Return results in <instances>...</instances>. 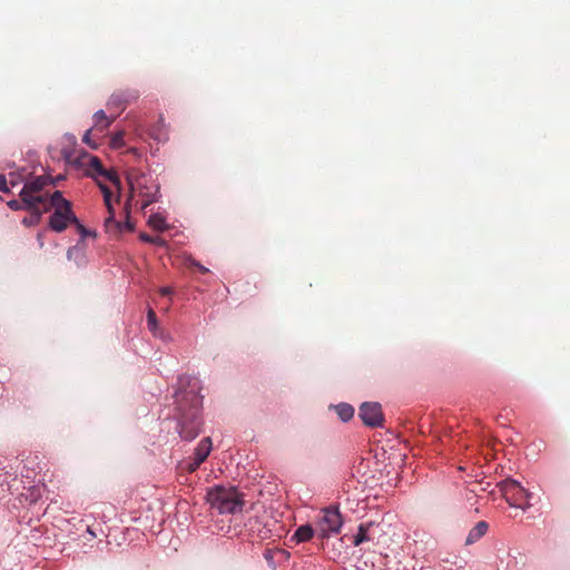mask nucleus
Here are the masks:
<instances>
[{
  "instance_id": "423d86ee",
  "label": "nucleus",
  "mask_w": 570,
  "mask_h": 570,
  "mask_svg": "<svg viewBox=\"0 0 570 570\" xmlns=\"http://www.w3.org/2000/svg\"><path fill=\"white\" fill-rule=\"evenodd\" d=\"M48 183L49 179L45 176H37L30 180L27 179L19 193L20 199L26 203L27 207L45 205L49 198L41 191Z\"/></svg>"
},
{
  "instance_id": "a878e982",
  "label": "nucleus",
  "mask_w": 570,
  "mask_h": 570,
  "mask_svg": "<svg viewBox=\"0 0 570 570\" xmlns=\"http://www.w3.org/2000/svg\"><path fill=\"white\" fill-rule=\"evenodd\" d=\"M124 102V99L120 95H112L108 101V106H120Z\"/></svg>"
},
{
  "instance_id": "393cba45",
  "label": "nucleus",
  "mask_w": 570,
  "mask_h": 570,
  "mask_svg": "<svg viewBox=\"0 0 570 570\" xmlns=\"http://www.w3.org/2000/svg\"><path fill=\"white\" fill-rule=\"evenodd\" d=\"M8 184H10L9 179L4 175H0V191L8 193L10 190Z\"/></svg>"
},
{
  "instance_id": "f3484780",
  "label": "nucleus",
  "mask_w": 570,
  "mask_h": 570,
  "mask_svg": "<svg viewBox=\"0 0 570 570\" xmlns=\"http://www.w3.org/2000/svg\"><path fill=\"white\" fill-rule=\"evenodd\" d=\"M31 212L29 217H24L22 219V224L27 227L38 225L41 220L43 209H39L38 206H35L33 208L29 209Z\"/></svg>"
},
{
  "instance_id": "a211bd4d",
  "label": "nucleus",
  "mask_w": 570,
  "mask_h": 570,
  "mask_svg": "<svg viewBox=\"0 0 570 570\" xmlns=\"http://www.w3.org/2000/svg\"><path fill=\"white\" fill-rule=\"evenodd\" d=\"M27 179H28V175L24 173V170L18 171V173H16V171L9 173V183L12 187H14L21 183L24 184V181H27Z\"/></svg>"
},
{
  "instance_id": "ddd939ff",
  "label": "nucleus",
  "mask_w": 570,
  "mask_h": 570,
  "mask_svg": "<svg viewBox=\"0 0 570 570\" xmlns=\"http://www.w3.org/2000/svg\"><path fill=\"white\" fill-rule=\"evenodd\" d=\"M148 225L155 229V230H158V232H163V230H166L168 228V224L166 222V217L160 214V213H156V214H153L149 216L148 218Z\"/></svg>"
},
{
  "instance_id": "f03ea898",
  "label": "nucleus",
  "mask_w": 570,
  "mask_h": 570,
  "mask_svg": "<svg viewBox=\"0 0 570 570\" xmlns=\"http://www.w3.org/2000/svg\"><path fill=\"white\" fill-rule=\"evenodd\" d=\"M86 173L88 176L92 177L97 185L99 186L102 195L104 202L108 209V217L105 219V228L106 232L112 235L122 233L125 229L132 230V225L129 220L124 224L115 219V210L112 206V194L111 190L104 184L102 179L109 180L118 190L120 189V179L115 170H107L102 167L100 160L91 156L87 163Z\"/></svg>"
},
{
  "instance_id": "7ed1b4c3",
  "label": "nucleus",
  "mask_w": 570,
  "mask_h": 570,
  "mask_svg": "<svg viewBox=\"0 0 570 570\" xmlns=\"http://www.w3.org/2000/svg\"><path fill=\"white\" fill-rule=\"evenodd\" d=\"M127 180L130 187L129 204L140 203L144 209L159 199V184L151 175L131 169L127 174Z\"/></svg>"
},
{
  "instance_id": "dca6fc26",
  "label": "nucleus",
  "mask_w": 570,
  "mask_h": 570,
  "mask_svg": "<svg viewBox=\"0 0 570 570\" xmlns=\"http://www.w3.org/2000/svg\"><path fill=\"white\" fill-rule=\"evenodd\" d=\"M334 409L343 422H348L354 416V407L347 403L337 404Z\"/></svg>"
},
{
  "instance_id": "cd10ccee",
  "label": "nucleus",
  "mask_w": 570,
  "mask_h": 570,
  "mask_svg": "<svg viewBox=\"0 0 570 570\" xmlns=\"http://www.w3.org/2000/svg\"><path fill=\"white\" fill-rule=\"evenodd\" d=\"M171 293V288L170 287H161L160 288V294L161 295H169Z\"/></svg>"
},
{
  "instance_id": "9d476101",
  "label": "nucleus",
  "mask_w": 570,
  "mask_h": 570,
  "mask_svg": "<svg viewBox=\"0 0 570 570\" xmlns=\"http://www.w3.org/2000/svg\"><path fill=\"white\" fill-rule=\"evenodd\" d=\"M212 450V440L209 438L203 439L195 449V460L189 464V471H195L209 455Z\"/></svg>"
},
{
  "instance_id": "2eb2a0df",
  "label": "nucleus",
  "mask_w": 570,
  "mask_h": 570,
  "mask_svg": "<svg viewBox=\"0 0 570 570\" xmlns=\"http://www.w3.org/2000/svg\"><path fill=\"white\" fill-rule=\"evenodd\" d=\"M372 528H373L372 523L361 524L358 527V531H357L356 535L354 537V544L360 546L361 543H363L365 541L372 540V537L370 533Z\"/></svg>"
},
{
  "instance_id": "b1692460",
  "label": "nucleus",
  "mask_w": 570,
  "mask_h": 570,
  "mask_svg": "<svg viewBox=\"0 0 570 570\" xmlns=\"http://www.w3.org/2000/svg\"><path fill=\"white\" fill-rule=\"evenodd\" d=\"M90 135H91V129H88L83 137H82V140L85 144H87L88 146H90L91 148L96 149L98 147V145L96 142H92L91 141V138H90Z\"/></svg>"
},
{
  "instance_id": "20e7f679",
  "label": "nucleus",
  "mask_w": 570,
  "mask_h": 570,
  "mask_svg": "<svg viewBox=\"0 0 570 570\" xmlns=\"http://www.w3.org/2000/svg\"><path fill=\"white\" fill-rule=\"evenodd\" d=\"M52 208V214L49 217L48 225L50 229L57 233L63 232L69 224L77 223V217L71 208V203L63 198L61 191L56 190L49 197V203L43 205V213Z\"/></svg>"
},
{
  "instance_id": "6ab92c4d",
  "label": "nucleus",
  "mask_w": 570,
  "mask_h": 570,
  "mask_svg": "<svg viewBox=\"0 0 570 570\" xmlns=\"http://www.w3.org/2000/svg\"><path fill=\"white\" fill-rule=\"evenodd\" d=\"M147 324H148L149 331L154 335H157V333H158V322H157V317H156V314H155L153 308H149L148 312H147Z\"/></svg>"
},
{
  "instance_id": "f257e3e1",
  "label": "nucleus",
  "mask_w": 570,
  "mask_h": 570,
  "mask_svg": "<svg viewBox=\"0 0 570 570\" xmlns=\"http://www.w3.org/2000/svg\"><path fill=\"white\" fill-rule=\"evenodd\" d=\"M178 384L176 404L180 413L179 434L185 440H193L198 434L195 420L203 406L200 381L197 377L184 375L179 377Z\"/></svg>"
},
{
  "instance_id": "f8f14e48",
  "label": "nucleus",
  "mask_w": 570,
  "mask_h": 570,
  "mask_svg": "<svg viewBox=\"0 0 570 570\" xmlns=\"http://www.w3.org/2000/svg\"><path fill=\"white\" fill-rule=\"evenodd\" d=\"M316 533V531L308 524L301 525L294 533L293 539L299 542H306Z\"/></svg>"
},
{
  "instance_id": "9b49d317",
  "label": "nucleus",
  "mask_w": 570,
  "mask_h": 570,
  "mask_svg": "<svg viewBox=\"0 0 570 570\" xmlns=\"http://www.w3.org/2000/svg\"><path fill=\"white\" fill-rule=\"evenodd\" d=\"M488 523L479 521L469 532L465 539V544L470 546L479 541L488 531Z\"/></svg>"
},
{
  "instance_id": "0eeeda50",
  "label": "nucleus",
  "mask_w": 570,
  "mask_h": 570,
  "mask_svg": "<svg viewBox=\"0 0 570 570\" xmlns=\"http://www.w3.org/2000/svg\"><path fill=\"white\" fill-rule=\"evenodd\" d=\"M343 525L342 515L337 508H326L322 511L316 524V534L320 538H330L340 532Z\"/></svg>"
},
{
  "instance_id": "aec40b11",
  "label": "nucleus",
  "mask_w": 570,
  "mask_h": 570,
  "mask_svg": "<svg viewBox=\"0 0 570 570\" xmlns=\"http://www.w3.org/2000/svg\"><path fill=\"white\" fill-rule=\"evenodd\" d=\"M110 146L114 149H118L125 146L124 131L115 132L110 139Z\"/></svg>"
},
{
  "instance_id": "4be33fe9",
  "label": "nucleus",
  "mask_w": 570,
  "mask_h": 570,
  "mask_svg": "<svg viewBox=\"0 0 570 570\" xmlns=\"http://www.w3.org/2000/svg\"><path fill=\"white\" fill-rule=\"evenodd\" d=\"M140 239L146 243H150V244L165 245V240L161 239L160 237H151L147 234H141Z\"/></svg>"
},
{
  "instance_id": "c85d7f7f",
  "label": "nucleus",
  "mask_w": 570,
  "mask_h": 570,
  "mask_svg": "<svg viewBox=\"0 0 570 570\" xmlns=\"http://www.w3.org/2000/svg\"><path fill=\"white\" fill-rule=\"evenodd\" d=\"M193 265L197 266L202 272H207V268L199 265L198 263L193 262Z\"/></svg>"
},
{
  "instance_id": "1a4fd4ad",
  "label": "nucleus",
  "mask_w": 570,
  "mask_h": 570,
  "mask_svg": "<svg viewBox=\"0 0 570 570\" xmlns=\"http://www.w3.org/2000/svg\"><path fill=\"white\" fill-rule=\"evenodd\" d=\"M358 415L362 422L371 428L381 426L384 421L381 405L375 402H364L360 406Z\"/></svg>"
},
{
  "instance_id": "39448f33",
  "label": "nucleus",
  "mask_w": 570,
  "mask_h": 570,
  "mask_svg": "<svg viewBox=\"0 0 570 570\" xmlns=\"http://www.w3.org/2000/svg\"><path fill=\"white\" fill-rule=\"evenodd\" d=\"M210 507L219 513H236L243 509L242 495L234 487L216 485L208 490L206 495Z\"/></svg>"
},
{
  "instance_id": "c756f323",
  "label": "nucleus",
  "mask_w": 570,
  "mask_h": 570,
  "mask_svg": "<svg viewBox=\"0 0 570 570\" xmlns=\"http://www.w3.org/2000/svg\"><path fill=\"white\" fill-rule=\"evenodd\" d=\"M37 238H38V242H39L40 247H42V246H43V242H42V234H41V233H39Z\"/></svg>"
},
{
  "instance_id": "6e6552de",
  "label": "nucleus",
  "mask_w": 570,
  "mask_h": 570,
  "mask_svg": "<svg viewBox=\"0 0 570 570\" xmlns=\"http://www.w3.org/2000/svg\"><path fill=\"white\" fill-rule=\"evenodd\" d=\"M499 488L510 507L522 509L523 511L531 508V502L522 503V493H525V488L520 482L513 479H505L499 483Z\"/></svg>"
},
{
  "instance_id": "4468645a",
  "label": "nucleus",
  "mask_w": 570,
  "mask_h": 570,
  "mask_svg": "<svg viewBox=\"0 0 570 570\" xmlns=\"http://www.w3.org/2000/svg\"><path fill=\"white\" fill-rule=\"evenodd\" d=\"M114 121V117H108L106 112L100 109L94 114V122L95 127L99 129H107L111 122Z\"/></svg>"
},
{
  "instance_id": "412c9836",
  "label": "nucleus",
  "mask_w": 570,
  "mask_h": 570,
  "mask_svg": "<svg viewBox=\"0 0 570 570\" xmlns=\"http://www.w3.org/2000/svg\"><path fill=\"white\" fill-rule=\"evenodd\" d=\"M8 206L12 209V210H22V209H31L32 207H27L26 203L21 199V200H16V199H12L10 202H8Z\"/></svg>"
},
{
  "instance_id": "5701e85b",
  "label": "nucleus",
  "mask_w": 570,
  "mask_h": 570,
  "mask_svg": "<svg viewBox=\"0 0 570 570\" xmlns=\"http://www.w3.org/2000/svg\"><path fill=\"white\" fill-rule=\"evenodd\" d=\"M82 255V250L78 246H72L67 250V258L69 261L76 259Z\"/></svg>"
},
{
  "instance_id": "bb28decb",
  "label": "nucleus",
  "mask_w": 570,
  "mask_h": 570,
  "mask_svg": "<svg viewBox=\"0 0 570 570\" xmlns=\"http://www.w3.org/2000/svg\"><path fill=\"white\" fill-rule=\"evenodd\" d=\"M532 493L525 489V493H522V503H528L531 501Z\"/></svg>"
},
{
  "instance_id": "7c9ffc66",
  "label": "nucleus",
  "mask_w": 570,
  "mask_h": 570,
  "mask_svg": "<svg viewBox=\"0 0 570 570\" xmlns=\"http://www.w3.org/2000/svg\"><path fill=\"white\" fill-rule=\"evenodd\" d=\"M87 532H88L91 537H96V533H95L90 528H88V529H87Z\"/></svg>"
}]
</instances>
